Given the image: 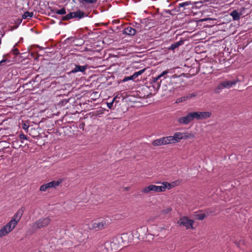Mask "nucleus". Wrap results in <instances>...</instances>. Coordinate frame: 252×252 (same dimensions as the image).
Instances as JSON below:
<instances>
[{
	"instance_id": "nucleus-1",
	"label": "nucleus",
	"mask_w": 252,
	"mask_h": 252,
	"mask_svg": "<svg viewBox=\"0 0 252 252\" xmlns=\"http://www.w3.org/2000/svg\"><path fill=\"white\" fill-rule=\"evenodd\" d=\"M24 210L25 208L24 207H21L14 215L11 220L1 227L0 229V238L6 236L15 228L21 219Z\"/></svg>"
},
{
	"instance_id": "nucleus-2",
	"label": "nucleus",
	"mask_w": 252,
	"mask_h": 252,
	"mask_svg": "<svg viewBox=\"0 0 252 252\" xmlns=\"http://www.w3.org/2000/svg\"><path fill=\"white\" fill-rule=\"evenodd\" d=\"M110 223L109 218L106 217L94 219L88 224L90 229L100 230L105 228Z\"/></svg>"
},
{
	"instance_id": "nucleus-3",
	"label": "nucleus",
	"mask_w": 252,
	"mask_h": 252,
	"mask_svg": "<svg viewBox=\"0 0 252 252\" xmlns=\"http://www.w3.org/2000/svg\"><path fill=\"white\" fill-rule=\"evenodd\" d=\"M239 81V79H235L232 81H224L220 82L216 88L215 91L216 93H220L222 89H229L233 86L235 85Z\"/></svg>"
},
{
	"instance_id": "nucleus-4",
	"label": "nucleus",
	"mask_w": 252,
	"mask_h": 252,
	"mask_svg": "<svg viewBox=\"0 0 252 252\" xmlns=\"http://www.w3.org/2000/svg\"><path fill=\"white\" fill-rule=\"evenodd\" d=\"M60 184L61 182L59 181H52L41 185L39 188V190L41 191H49L51 189L58 187Z\"/></svg>"
},
{
	"instance_id": "nucleus-5",
	"label": "nucleus",
	"mask_w": 252,
	"mask_h": 252,
	"mask_svg": "<svg viewBox=\"0 0 252 252\" xmlns=\"http://www.w3.org/2000/svg\"><path fill=\"white\" fill-rule=\"evenodd\" d=\"M178 223L180 225L185 226L186 229H193V225L194 221L192 220L189 219L187 217H183L181 218L178 221Z\"/></svg>"
},
{
	"instance_id": "nucleus-6",
	"label": "nucleus",
	"mask_w": 252,
	"mask_h": 252,
	"mask_svg": "<svg viewBox=\"0 0 252 252\" xmlns=\"http://www.w3.org/2000/svg\"><path fill=\"white\" fill-rule=\"evenodd\" d=\"M50 222V219L47 217L38 220L33 223L32 227L35 229H40L47 226Z\"/></svg>"
},
{
	"instance_id": "nucleus-7",
	"label": "nucleus",
	"mask_w": 252,
	"mask_h": 252,
	"mask_svg": "<svg viewBox=\"0 0 252 252\" xmlns=\"http://www.w3.org/2000/svg\"><path fill=\"white\" fill-rule=\"evenodd\" d=\"M161 184V186H156V192L165 191L166 189H170L176 186L175 182L169 183L167 182H163Z\"/></svg>"
},
{
	"instance_id": "nucleus-8",
	"label": "nucleus",
	"mask_w": 252,
	"mask_h": 252,
	"mask_svg": "<svg viewBox=\"0 0 252 252\" xmlns=\"http://www.w3.org/2000/svg\"><path fill=\"white\" fill-rule=\"evenodd\" d=\"M85 15L84 12L80 10H78L76 12H71L69 14L65 15L63 19L64 20H70L72 18H78L79 19L84 17Z\"/></svg>"
},
{
	"instance_id": "nucleus-9",
	"label": "nucleus",
	"mask_w": 252,
	"mask_h": 252,
	"mask_svg": "<svg viewBox=\"0 0 252 252\" xmlns=\"http://www.w3.org/2000/svg\"><path fill=\"white\" fill-rule=\"evenodd\" d=\"M177 121L182 125H187L192 122L189 112L186 116L179 118Z\"/></svg>"
},
{
	"instance_id": "nucleus-10",
	"label": "nucleus",
	"mask_w": 252,
	"mask_h": 252,
	"mask_svg": "<svg viewBox=\"0 0 252 252\" xmlns=\"http://www.w3.org/2000/svg\"><path fill=\"white\" fill-rule=\"evenodd\" d=\"M169 73L168 70H165L163 71L160 75H158L157 77L153 78V82L155 84L154 87H156L157 89H159L160 86V83L161 82V80L159 82L158 81L161 77H163L165 75H166Z\"/></svg>"
},
{
	"instance_id": "nucleus-11",
	"label": "nucleus",
	"mask_w": 252,
	"mask_h": 252,
	"mask_svg": "<svg viewBox=\"0 0 252 252\" xmlns=\"http://www.w3.org/2000/svg\"><path fill=\"white\" fill-rule=\"evenodd\" d=\"M172 136L175 143L179 142L183 139H185L189 137L188 133L181 132H175Z\"/></svg>"
},
{
	"instance_id": "nucleus-12",
	"label": "nucleus",
	"mask_w": 252,
	"mask_h": 252,
	"mask_svg": "<svg viewBox=\"0 0 252 252\" xmlns=\"http://www.w3.org/2000/svg\"><path fill=\"white\" fill-rule=\"evenodd\" d=\"M243 10L244 8L234 10L230 13V15L232 17L233 20L238 21L240 19L241 16L243 15Z\"/></svg>"
},
{
	"instance_id": "nucleus-13",
	"label": "nucleus",
	"mask_w": 252,
	"mask_h": 252,
	"mask_svg": "<svg viewBox=\"0 0 252 252\" xmlns=\"http://www.w3.org/2000/svg\"><path fill=\"white\" fill-rule=\"evenodd\" d=\"M142 192L145 194L156 192V185H150L142 189Z\"/></svg>"
},
{
	"instance_id": "nucleus-14",
	"label": "nucleus",
	"mask_w": 252,
	"mask_h": 252,
	"mask_svg": "<svg viewBox=\"0 0 252 252\" xmlns=\"http://www.w3.org/2000/svg\"><path fill=\"white\" fill-rule=\"evenodd\" d=\"M197 112L199 120H202L207 119L210 117L212 115L211 112L209 111H197Z\"/></svg>"
},
{
	"instance_id": "nucleus-15",
	"label": "nucleus",
	"mask_w": 252,
	"mask_h": 252,
	"mask_svg": "<svg viewBox=\"0 0 252 252\" xmlns=\"http://www.w3.org/2000/svg\"><path fill=\"white\" fill-rule=\"evenodd\" d=\"M10 53L5 54L3 56V59L0 61V69H1V66H6L7 63H10L11 61L8 59Z\"/></svg>"
},
{
	"instance_id": "nucleus-16",
	"label": "nucleus",
	"mask_w": 252,
	"mask_h": 252,
	"mask_svg": "<svg viewBox=\"0 0 252 252\" xmlns=\"http://www.w3.org/2000/svg\"><path fill=\"white\" fill-rule=\"evenodd\" d=\"M87 68V65L81 66L80 65L75 64V67L71 71V73H75L78 72H84Z\"/></svg>"
},
{
	"instance_id": "nucleus-17",
	"label": "nucleus",
	"mask_w": 252,
	"mask_h": 252,
	"mask_svg": "<svg viewBox=\"0 0 252 252\" xmlns=\"http://www.w3.org/2000/svg\"><path fill=\"white\" fill-rule=\"evenodd\" d=\"M123 33L128 35H134L136 33V30L131 26H128L124 29Z\"/></svg>"
},
{
	"instance_id": "nucleus-18",
	"label": "nucleus",
	"mask_w": 252,
	"mask_h": 252,
	"mask_svg": "<svg viewBox=\"0 0 252 252\" xmlns=\"http://www.w3.org/2000/svg\"><path fill=\"white\" fill-rule=\"evenodd\" d=\"M152 145L154 146L165 145L164 137H163L153 141Z\"/></svg>"
},
{
	"instance_id": "nucleus-19",
	"label": "nucleus",
	"mask_w": 252,
	"mask_h": 252,
	"mask_svg": "<svg viewBox=\"0 0 252 252\" xmlns=\"http://www.w3.org/2000/svg\"><path fill=\"white\" fill-rule=\"evenodd\" d=\"M184 44V41L182 40H180L178 42L174 43L172 44L170 47H168V50H174L175 49L179 47L180 46L183 45Z\"/></svg>"
},
{
	"instance_id": "nucleus-20",
	"label": "nucleus",
	"mask_w": 252,
	"mask_h": 252,
	"mask_svg": "<svg viewBox=\"0 0 252 252\" xmlns=\"http://www.w3.org/2000/svg\"><path fill=\"white\" fill-rule=\"evenodd\" d=\"M202 3L201 1H199V2H192L190 1H185V2H183L182 3H180L179 4V7H184L188 6L189 5H194V4H196L198 3Z\"/></svg>"
},
{
	"instance_id": "nucleus-21",
	"label": "nucleus",
	"mask_w": 252,
	"mask_h": 252,
	"mask_svg": "<svg viewBox=\"0 0 252 252\" xmlns=\"http://www.w3.org/2000/svg\"><path fill=\"white\" fill-rule=\"evenodd\" d=\"M164 137L165 139V145L175 144L172 136H166Z\"/></svg>"
},
{
	"instance_id": "nucleus-22",
	"label": "nucleus",
	"mask_w": 252,
	"mask_h": 252,
	"mask_svg": "<svg viewBox=\"0 0 252 252\" xmlns=\"http://www.w3.org/2000/svg\"><path fill=\"white\" fill-rule=\"evenodd\" d=\"M33 15V12H30L27 11L24 13V14L22 15V19H31Z\"/></svg>"
},
{
	"instance_id": "nucleus-23",
	"label": "nucleus",
	"mask_w": 252,
	"mask_h": 252,
	"mask_svg": "<svg viewBox=\"0 0 252 252\" xmlns=\"http://www.w3.org/2000/svg\"><path fill=\"white\" fill-rule=\"evenodd\" d=\"M189 113L192 121L194 120H199L197 111L191 112Z\"/></svg>"
},
{
	"instance_id": "nucleus-24",
	"label": "nucleus",
	"mask_w": 252,
	"mask_h": 252,
	"mask_svg": "<svg viewBox=\"0 0 252 252\" xmlns=\"http://www.w3.org/2000/svg\"><path fill=\"white\" fill-rule=\"evenodd\" d=\"M146 69L145 68H144L143 69H141L138 71H137V72H135L133 73V74L132 75H133V77H134V79H135L136 77H137L139 75L142 74V73H143L144 72V71H145Z\"/></svg>"
},
{
	"instance_id": "nucleus-25",
	"label": "nucleus",
	"mask_w": 252,
	"mask_h": 252,
	"mask_svg": "<svg viewBox=\"0 0 252 252\" xmlns=\"http://www.w3.org/2000/svg\"><path fill=\"white\" fill-rule=\"evenodd\" d=\"M187 100H188V99L187 98L186 96H182V97L177 98L176 100V103H179L182 102L183 101H185Z\"/></svg>"
},
{
	"instance_id": "nucleus-26",
	"label": "nucleus",
	"mask_w": 252,
	"mask_h": 252,
	"mask_svg": "<svg viewBox=\"0 0 252 252\" xmlns=\"http://www.w3.org/2000/svg\"><path fill=\"white\" fill-rule=\"evenodd\" d=\"M96 0H79L80 3H94Z\"/></svg>"
},
{
	"instance_id": "nucleus-27",
	"label": "nucleus",
	"mask_w": 252,
	"mask_h": 252,
	"mask_svg": "<svg viewBox=\"0 0 252 252\" xmlns=\"http://www.w3.org/2000/svg\"><path fill=\"white\" fill-rule=\"evenodd\" d=\"M56 13L59 14V15H64L66 14V11L65 9L63 8L59 10H57L56 11Z\"/></svg>"
},
{
	"instance_id": "nucleus-28",
	"label": "nucleus",
	"mask_w": 252,
	"mask_h": 252,
	"mask_svg": "<svg viewBox=\"0 0 252 252\" xmlns=\"http://www.w3.org/2000/svg\"><path fill=\"white\" fill-rule=\"evenodd\" d=\"M115 98L113 99L112 101L111 102H107V106L108 107V108L109 109H112V107H113V103H114V101L115 100Z\"/></svg>"
},
{
	"instance_id": "nucleus-29",
	"label": "nucleus",
	"mask_w": 252,
	"mask_h": 252,
	"mask_svg": "<svg viewBox=\"0 0 252 252\" xmlns=\"http://www.w3.org/2000/svg\"><path fill=\"white\" fill-rule=\"evenodd\" d=\"M15 55H17L19 54V51L17 48H13L11 51Z\"/></svg>"
},
{
	"instance_id": "nucleus-30",
	"label": "nucleus",
	"mask_w": 252,
	"mask_h": 252,
	"mask_svg": "<svg viewBox=\"0 0 252 252\" xmlns=\"http://www.w3.org/2000/svg\"><path fill=\"white\" fill-rule=\"evenodd\" d=\"M133 79H134V78L133 77V75H131L130 76L125 77V79H124V81H127L128 80H133Z\"/></svg>"
},
{
	"instance_id": "nucleus-31",
	"label": "nucleus",
	"mask_w": 252,
	"mask_h": 252,
	"mask_svg": "<svg viewBox=\"0 0 252 252\" xmlns=\"http://www.w3.org/2000/svg\"><path fill=\"white\" fill-rule=\"evenodd\" d=\"M195 96H196V94H188V95H187L186 97H187V99H189L191 98V97H194Z\"/></svg>"
},
{
	"instance_id": "nucleus-32",
	"label": "nucleus",
	"mask_w": 252,
	"mask_h": 252,
	"mask_svg": "<svg viewBox=\"0 0 252 252\" xmlns=\"http://www.w3.org/2000/svg\"><path fill=\"white\" fill-rule=\"evenodd\" d=\"M29 125L28 124H27L26 123H24L22 125V128L24 129V130H27L29 128Z\"/></svg>"
},
{
	"instance_id": "nucleus-33",
	"label": "nucleus",
	"mask_w": 252,
	"mask_h": 252,
	"mask_svg": "<svg viewBox=\"0 0 252 252\" xmlns=\"http://www.w3.org/2000/svg\"><path fill=\"white\" fill-rule=\"evenodd\" d=\"M19 138L21 139H27V136L23 133L19 135Z\"/></svg>"
},
{
	"instance_id": "nucleus-34",
	"label": "nucleus",
	"mask_w": 252,
	"mask_h": 252,
	"mask_svg": "<svg viewBox=\"0 0 252 252\" xmlns=\"http://www.w3.org/2000/svg\"><path fill=\"white\" fill-rule=\"evenodd\" d=\"M205 215L204 214H200L198 216V219L200 220H202L205 218Z\"/></svg>"
},
{
	"instance_id": "nucleus-35",
	"label": "nucleus",
	"mask_w": 252,
	"mask_h": 252,
	"mask_svg": "<svg viewBox=\"0 0 252 252\" xmlns=\"http://www.w3.org/2000/svg\"><path fill=\"white\" fill-rule=\"evenodd\" d=\"M171 210V209L170 208H168L167 209L164 210V213L166 214V213H168V212H170Z\"/></svg>"
},
{
	"instance_id": "nucleus-36",
	"label": "nucleus",
	"mask_w": 252,
	"mask_h": 252,
	"mask_svg": "<svg viewBox=\"0 0 252 252\" xmlns=\"http://www.w3.org/2000/svg\"><path fill=\"white\" fill-rule=\"evenodd\" d=\"M22 19H17V23L19 24H20L22 23Z\"/></svg>"
},
{
	"instance_id": "nucleus-37",
	"label": "nucleus",
	"mask_w": 252,
	"mask_h": 252,
	"mask_svg": "<svg viewBox=\"0 0 252 252\" xmlns=\"http://www.w3.org/2000/svg\"><path fill=\"white\" fill-rule=\"evenodd\" d=\"M141 229H143L144 230H146L147 229V228L145 226L141 227Z\"/></svg>"
},
{
	"instance_id": "nucleus-38",
	"label": "nucleus",
	"mask_w": 252,
	"mask_h": 252,
	"mask_svg": "<svg viewBox=\"0 0 252 252\" xmlns=\"http://www.w3.org/2000/svg\"><path fill=\"white\" fill-rule=\"evenodd\" d=\"M169 91H170V92L173 91V90L170 89V90H169Z\"/></svg>"
},
{
	"instance_id": "nucleus-39",
	"label": "nucleus",
	"mask_w": 252,
	"mask_h": 252,
	"mask_svg": "<svg viewBox=\"0 0 252 252\" xmlns=\"http://www.w3.org/2000/svg\"><path fill=\"white\" fill-rule=\"evenodd\" d=\"M237 1H239V0H236L235 2L236 3Z\"/></svg>"
}]
</instances>
